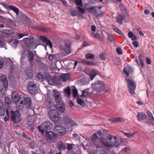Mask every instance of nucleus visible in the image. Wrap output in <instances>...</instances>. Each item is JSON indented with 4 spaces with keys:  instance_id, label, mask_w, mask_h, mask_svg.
<instances>
[{
    "instance_id": "f257e3e1",
    "label": "nucleus",
    "mask_w": 154,
    "mask_h": 154,
    "mask_svg": "<svg viewBox=\"0 0 154 154\" xmlns=\"http://www.w3.org/2000/svg\"><path fill=\"white\" fill-rule=\"evenodd\" d=\"M65 104L63 103L60 104L58 101V123L64 124L67 128H70L72 125L73 121L65 113Z\"/></svg>"
},
{
    "instance_id": "f03ea898",
    "label": "nucleus",
    "mask_w": 154,
    "mask_h": 154,
    "mask_svg": "<svg viewBox=\"0 0 154 154\" xmlns=\"http://www.w3.org/2000/svg\"><path fill=\"white\" fill-rule=\"evenodd\" d=\"M12 100L16 105L18 109H22L25 106L26 108L30 107L31 100L29 97H19L18 94L16 92H13L12 94Z\"/></svg>"
},
{
    "instance_id": "7ed1b4c3",
    "label": "nucleus",
    "mask_w": 154,
    "mask_h": 154,
    "mask_svg": "<svg viewBox=\"0 0 154 154\" xmlns=\"http://www.w3.org/2000/svg\"><path fill=\"white\" fill-rule=\"evenodd\" d=\"M71 44L69 42H65V48H64L63 47H60V51L59 52L60 57H63L66 56L67 54H68L71 53V50L70 48Z\"/></svg>"
},
{
    "instance_id": "20e7f679",
    "label": "nucleus",
    "mask_w": 154,
    "mask_h": 154,
    "mask_svg": "<svg viewBox=\"0 0 154 154\" xmlns=\"http://www.w3.org/2000/svg\"><path fill=\"white\" fill-rule=\"evenodd\" d=\"M52 128V125L49 122H44L41 125L38 127V128L42 134H43L44 132H48Z\"/></svg>"
},
{
    "instance_id": "39448f33",
    "label": "nucleus",
    "mask_w": 154,
    "mask_h": 154,
    "mask_svg": "<svg viewBox=\"0 0 154 154\" xmlns=\"http://www.w3.org/2000/svg\"><path fill=\"white\" fill-rule=\"evenodd\" d=\"M39 42L38 44V45H45V43H46V44L45 46V48L46 50L47 49V46L48 45L51 49H52V43L48 38L44 36H41L40 37V39L37 41V43Z\"/></svg>"
},
{
    "instance_id": "423d86ee",
    "label": "nucleus",
    "mask_w": 154,
    "mask_h": 154,
    "mask_svg": "<svg viewBox=\"0 0 154 154\" xmlns=\"http://www.w3.org/2000/svg\"><path fill=\"white\" fill-rule=\"evenodd\" d=\"M94 87V90L97 92L100 93L103 91L105 88V85L104 83L100 81L95 82L92 84Z\"/></svg>"
},
{
    "instance_id": "0eeeda50",
    "label": "nucleus",
    "mask_w": 154,
    "mask_h": 154,
    "mask_svg": "<svg viewBox=\"0 0 154 154\" xmlns=\"http://www.w3.org/2000/svg\"><path fill=\"white\" fill-rule=\"evenodd\" d=\"M126 81L128 83V92L133 95L134 93L136 87V83L129 78H127Z\"/></svg>"
},
{
    "instance_id": "6e6552de",
    "label": "nucleus",
    "mask_w": 154,
    "mask_h": 154,
    "mask_svg": "<svg viewBox=\"0 0 154 154\" xmlns=\"http://www.w3.org/2000/svg\"><path fill=\"white\" fill-rule=\"evenodd\" d=\"M11 120L14 123L17 124L21 120L20 114L18 111H11L10 112Z\"/></svg>"
},
{
    "instance_id": "1a4fd4ad",
    "label": "nucleus",
    "mask_w": 154,
    "mask_h": 154,
    "mask_svg": "<svg viewBox=\"0 0 154 154\" xmlns=\"http://www.w3.org/2000/svg\"><path fill=\"white\" fill-rule=\"evenodd\" d=\"M37 84L32 82H30L28 84V89L29 93L32 95L36 94L38 91Z\"/></svg>"
},
{
    "instance_id": "9d476101",
    "label": "nucleus",
    "mask_w": 154,
    "mask_h": 154,
    "mask_svg": "<svg viewBox=\"0 0 154 154\" xmlns=\"http://www.w3.org/2000/svg\"><path fill=\"white\" fill-rule=\"evenodd\" d=\"M45 77L46 78L45 80L48 82L49 85H58V79L56 77L54 78L53 77V79H52L51 76L48 74H46Z\"/></svg>"
},
{
    "instance_id": "9b49d317",
    "label": "nucleus",
    "mask_w": 154,
    "mask_h": 154,
    "mask_svg": "<svg viewBox=\"0 0 154 154\" xmlns=\"http://www.w3.org/2000/svg\"><path fill=\"white\" fill-rule=\"evenodd\" d=\"M114 142L111 141L109 143H106L105 145L107 147H110L113 146L118 147L119 145V140L116 138V137H114Z\"/></svg>"
},
{
    "instance_id": "f8f14e48",
    "label": "nucleus",
    "mask_w": 154,
    "mask_h": 154,
    "mask_svg": "<svg viewBox=\"0 0 154 154\" xmlns=\"http://www.w3.org/2000/svg\"><path fill=\"white\" fill-rule=\"evenodd\" d=\"M137 118L139 121H142L143 120L149 119V118L143 112H138L137 116Z\"/></svg>"
},
{
    "instance_id": "ddd939ff",
    "label": "nucleus",
    "mask_w": 154,
    "mask_h": 154,
    "mask_svg": "<svg viewBox=\"0 0 154 154\" xmlns=\"http://www.w3.org/2000/svg\"><path fill=\"white\" fill-rule=\"evenodd\" d=\"M45 133V137L48 143H49L51 141L52 137H57V134L51 131L47 132Z\"/></svg>"
},
{
    "instance_id": "4468645a",
    "label": "nucleus",
    "mask_w": 154,
    "mask_h": 154,
    "mask_svg": "<svg viewBox=\"0 0 154 154\" xmlns=\"http://www.w3.org/2000/svg\"><path fill=\"white\" fill-rule=\"evenodd\" d=\"M53 112H54V113H55L56 112V113L55 114H52L51 117L53 121L55 123V125H56L58 122V112L55 110H51L49 111V112L52 113Z\"/></svg>"
},
{
    "instance_id": "2eb2a0df",
    "label": "nucleus",
    "mask_w": 154,
    "mask_h": 154,
    "mask_svg": "<svg viewBox=\"0 0 154 154\" xmlns=\"http://www.w3.org/2000/svg\"><path fill=\"white\" fill-rule=\"evenodd\" d=\"M66 131V130L65 128L58 125V136H62L65 134Z\"/></svg>"
},
{
    "instance_id": "dca6fc26",
    "label": "nucleus",
    "mask_w": 154,
    "mask_h": 154,
    "mask_svg": "<svg viewBox=\"0 0 154 154\" xmlns=\"http://www.w3.org/2000/svg\"><path fill=\"white\" fill-rule=\"evenodd\" d=\"M109 121H112L113 123H117V122H122L125 121V120L123 118L117 117L112 118L109 119Z\"/></svg>"
},
{
    "instance_id": "f3484780",
    "label": "nucleus",
    "mask_w": 154,
    "mask_h": 154,
    "mask_svg": "<svg viewBox=\"0 0 154 154\" xmlns=\"http://www.w3.org/2000/svg\"><path fill=\"white\" fill-rule=\"evenodd\" d=\"M1 81H0V83H2L5 86V88L8 86V82L7 78L4 75H2L1 76Z\"/></svg>"
},
{
    "instance_id": "a211bd4d",
    "label": "nucleus",
    "mask_w": 154,
    "mask_h": 154,
    "mask_svg": "<svg viewBox=\"0 0 154 154\" xmlns=\"http://www.w3.org/2000/svg\"><path fill=\"white\" fill-rule=\"evenodd\" d=\"M117 22L120 24L123 23V20H124L125 17L123 15L119 14L118 16L116 17Z\"/></svg>"
},
{
    "instance_id": "6ab92c4d",
    "label": "nucleus",
    "mask_w": 154,
    "mask_h": 154,
    "mask_svg": "<svg viewBox=\"0 0 154 154\" xmlns=\"http://www.w3.org/2000/svg\"><path fill=\"white\" fill-rule=\"evenodd\" d=\"M88 11H89L90 13H92L94 14V16H97L98 15V13L97 12V11L95 7L93 6H91L90 7L88 8H87Z\"/></svg>"
},
{
    "instance_id": "aec40b11",
    "label": "nucleus",
    "mask_w": 154,
    "mask_h": 154,
    "mask_svg": "<svg viewBox=\"0 0 154 154\" xmlns=\"http://www.w3.org/2000/svg\"><path fill=\"white\" fill-rule=\"evenodd\" d=\"M99 72L95 69L90 71L89 73L90 76L91 80H93L94 78L97 75Z\"/></svg>"
},
{
    "instance_id": "412c9836",
    "label": "nucleus",
    "mask_w": 154,
    "mask_h": 154,
    "mask_svg": "<svg viewBox=\"0 0 154 154\" xmlns=\"http://www.w3.org/2000/svg\"><path fill=\"white\" fill-rule=\"evenodd\" d=\"M80 62L83 64L91 66H95L96 65L95 63L84 60H80Z\"/></svg>"
},
{
    "instance_id": "4be33fe9",
    "label": "nucleus",
    "mask_w": 154,
    "mask_h": 154,
    "mask_svg": "<svg viewBox=\"0 0 154 154\" xmlns=\"http://www.w3.org/2000/svg\"><path fill=\"white\" fill-rule=\"evenodd\" d=\"M25 72L26 75L29 78H31L33 77V74L31 68H27L25 71Z\"/></svg>"
},
{
    "instance_id": "5701e85b",
    "label": "nucleus",
    "mask_w": 154,
    "mask_h": 154,
    "mask_svg": "<svg viewBox=\"0 0 154 154\" xmlns=\"http://www.w3.org/2000/svg\"><path fill=\"white\" fill-rule=\"evenodd\" d=\"M27 57L28 60L30 63H31L32 62V60L34 59V54L32 51H31L29 50H28L27 51Z\"/></svg>"
},
{
    "instance_id": "b1692460",
    "label": "nucleus",
    "mask_w": 154,
    "mask_h": 154,
    "mask_svg": "<svg viewBox=\"0 0 154 154\" xmlns=\"http://www.w3.org/2000/svg\"><path fill=\"white\" fill-rule=\"evenodd\" d=\"M147 114L148 116L149 117L150 119L149 118V119H147V121L146 122L149 124V122H150L151 123L153 122L154 121V118L152 113L149 110H148L147 111Z\"/></svg>"
},
{
    "instance_id": "393cba45",
    "label": "nucleus",
    "mask_w": 154,
    "mask_h": 154,
    "mask_svg": "<svg viewBox=\"0 0 154 154\" xmlns=\"http://www.w3.org/2000/svg\"><path fill=\"white\" fill-rule=\"evenodd\" d=\"M9 8L10 9L13 11L17 16L19 15V9L18 8L13 5H10L9 6Z\"/></svg>"
},
{
    "instance_id": "a878e982",
    "label": "nucleus",
    "mask_w": 154,
    "mask_h": 154,
    "mask_svg": "<svg viewBox=\"0 0 154 154\" xmlns=\"http://www.w3.org/2000/svg\"><path fill=\"white\" fill-rule=\"evenodd\" d=\"M46 74H45L44 75H43L42 74L38 73L36 75L37 78L38 80L43 82L44 80H45L46 78H45V76H46Z\"/></svg>"
},
{
    "instance_id": "bb28decb",
    "label": "nucleus",
    "mask_w": 154,
    "mask_h": 154,
    "mask_svg": "<svg viewBox=\"0 0 154 154\" xmlns=\"http://www.w3.org/2000/svg\"><path fill=\"white\" fill-rule=\"evenodd\" d=\"M60 78L62 79L63 81L65 82L67 80L69 79V75L68 73L63 74L60 76Z\"/></svg>"
},
{
    "instance_id": "cd10ccee",
    "label": "nucleus",
    "mask_w": 154,
    "mask_h": 154,
    "mask_svg": "<svg viewBox=\"0 0 154 154\" xmlns=\"http://www.w3.org/2000/svg\"><path fill=\"white\" fill-rule=\"evenodd\" d=\"M48 58L49 60L51 61V62L53 61L52 63H54L53 64H55V66H56L57 60H56V56L55 55L49 54L48 56Z\"/></svg>"
},
{
    "instance_id": "c85d7f7f",
    "label": "nucleus",
    "mask_w": 154,
    "mask_h": 154,
    "mask_svg": "<svg viewBox=\"0 0 154 154\" xmlns=\"http://www.w3.org/2000/svg\"><path fill=\"white\" fill-rule=\"evenodd\" d=\"M66 148L64 144L62 141H58V149L59 151L65 149Z\"/></svg>"
},
{
    "instance_id": "c756f323",
    "label": "nucleus",
    "mask_w": 154,
    "mask_h": 154,
    "mask_svg": "<svg viewBox=\"0 0 154 154\" xmlns=\"http://www.w3.org/2000/svg\"><path fill=\"white\" fill-rule=\"evenodd\" d=\"M64 92L65 94L67 96V97H69L71 94V90L69 87H67L64 89Z\"/></svg>"
},
{
    "instance_id": "7c9ffc66",
    "label": "nucleus",
    "mask_w": 154,
    "mask_h": 154,
    "mask_svg": "<svg viewBox=\"0 0 154 154\" xmlns=\"http://www.w3.org/2000/svg\"><path fill=\"white\" fill-rule=\"evenodd\" d=\"M112 27L114 30L117 33L120 35H124V34H123V33L116 26L114 25H113L112 26Z\"/></svg>"
},
{
    "instance_id": "2f4dec72",
    "label": "nucleus",
    "mask_w": 154,
    "mask_h": 154,
    "mask_svg": "<svg viewBox=\"0 0 154 154\" xmlns=\"http://www.w3.org/2000/svg\"><path fill=\"white\" fill-rule=\"evenodd\" d=\"M53 96L54 98V100L56 103H58V91L55 90H53Z\"/></svg>"
},
{
    "instance_id": "473e14b6",
    "label": "nucleus",
    "mask_w": 154,
    "mask_h": 154,
    "mask_svg": "<svg viewBox=\"0 0 154 154\" xmlns=\"http://www.w3.org/2000/svg\"><path fill=\"white\" fill-rule=\"evenodd\" d=\"M25 44L29 47H30V42L31 41L28 38H24L23 40Z\"/></svg>"
},
{
    "instance_id": "72a5a7b5",
    "label": "nucleus",
    "mask_w": 154,
    "mask_h": 154,
    "mask_svg": "<svg viewBox=\"0 0 154 154\" xmlns=\"http://www.w3.org/2000/svg\"><path fill=\"white\" fill-rule=\"evenodd\" d=\"M88 89H85L82 91V93L81 97H87L89 96V93L88 92Z\"/></svg>"
},
{
    "instance_id": "f704fd0d",
    "label": "nucleus",
    "mask_w": 154,
    "mask_h": 154,
    "mask_svg": "<svg viewBox=\"0 0 154 154\" xmlns=\"http://www.w3.org/2000/svg\"><path fill=\"white\" fill-rule=\"evenodd\" d=\"M95 55L91 53L87 54L85 55V58L87 59H93L94 58Z\"/></svg>"
},
{
    "instance_id": "c9c22d12",
    "label": "nucleus",
    "mask_w": 154,
    "mask_h": 154,
    "mask_svg": "<svg viewBox=\"0 0 154 154\" xmlns=\"http://www.w3.org/2000/svg\"><path fill=\"white\" fill-rule=\"evenodd\" d=\"M119 8L122 13H125L126 10V7L123 4H120L119 6Z\"/></svg>"
},
{
    "instance_id": "e433bc0d",
    "label": "nucleus",
    "mask_w": 154,
    "mask_h": 154,
    "mask_svg": "<svg viewBox=\"0 0 154 154\" xmlns=\"http://www.w3.org/2000/svg\"><path fill=\"white\" fill-rule=\"evenodd\" d=\"M11 101L9 98L6 97L5 98V105L6 106H8L10 104Z\"/></svg>"
},
{
    "instance_id": "4c0bfd02",
    "label": "nucleus",
    "mask_w": 154,
    "mask_h": 154,
    "mask_svg": "<svg viewBox=\"0 0 154 154\" xmlns=\"http://www.w3.org/2000/svg\"><path fill=\"white\" fill-rule=\"evenodd\" d=\"M72 94L74 98H76L77 96L78 95V90L76 88H75L73 90Z\"/></svg>"
},
{
    "instance_id": "58836bf2",
    "label": "nucleus",
    "mask_w": 154,
    "mask_h": 154,
    "mask_svg": "<svg viewBox=\"0 0 154 154\" xmlns=\"http://www.w3.org/2000/svg\"><path fill=\"white\" fill-rule=\"evenodd\" d=\"M70 14L72 16H75L78 14V12L74 10H70L69 11Z\"/></svg>"
},
{
    "instance_id": "ea45409f",
    "label": "nucleus",
    "mask_w": 154,
    "mask_h": 154,
    "mask_svg": "<svg viewBox=\"0 0 154 154\" xmlns=\"http://www.w3.org/2000/svg\"><path fill=\"white\" fill-rule=\"evenodd\" d=\"M98 139V137L97 135L96 134H94L92 136L91 140L94 143H94V141L96 140H97Z\"/></svg>"
},
{
    "instance_id": "a19ab883",
    "label": "nucleus",
    "mask_w": 154,
    "mask_h": 154,
    "mask_svg": "<svg viewBox=\"0 0 154 154\" xmlns=\"http://www.w3.org/2000/svg\"><path fill=\"white\" fill-rule=\"evenodd\" d=\"M28 35V34H25V33H18L17 35V37L19 39H20L23 37L27 36Z\"/></svg>"
},
{
    "instance_id": "79ce46f5",
    "label": "nucleus",
    "mask_w": 154,
    "mask_h": 154,
    "mask_svg": "<svg viewBox=\"0 0 154 154\" xmlns=\"http://www.w3.org/2000/svg\"><path fill=\"white\" fill-rule=\"evenodd\" d=\"M115 137L113 135H109L106 137V140H108L110 141L109 142H106V143H109L110 142L112 141V139H113L114 140V137Z\"/></svg>"
},
{
    "instance_id": "37998d69",
    "label": "nucleus",
    "mask_w": 154,
    "mask_h": 154,
    "mask_svg": "<svg viewBox=\"0 0 154 154\" xmlns=\"http://www.w3.org/2000/svg\"><path fill=\"white\" fill-rule=\"evenodd\" d=\"M2 37L4 38L8 37L10 35L9 34L6 32H4L1 34Z\"/></svg>"
},
{
    "instance_id": "c03bdc74",
    "label": "nucleus",
    "mask_w": 154,
    "mask_h": 154,
    "mask_svg": "<svg viewBox=\"0 0 154 154\" xmlns=\"http://www.w3.org/2000/svg\"><path fill=\"white\" fill-rule=\"evenodd\" d=\"M74 2L78 6H82V0H75Z\"/></svg>"
},
{
    "instance_id": "a18cd8bd",
    "label": "nucleus",
    "mask_w": 154,
    "mask_h": 154,
    "mask_svg": "<svg viewBox=\"0 0 154 154\" xmlns=\"http://www.w3.org/2000/svg\"><path fill=\"white\" fill-rule=\"evenodd\" d=\"M97 154H108L107 152L103 149L98 150L97 152Z\"/></svg>"
},
{
    "instance_id": "49530a36",
    "label": "nucleus",
    "mask_w": 154,
    "mask_h": 154,
    "mask_svg": "<svg viewBox=\"0 0 154 154\" xmlns=\"http://www.w3.org/2000/svg\"><path fill=\"white\" fill-rule=\"evenodd\" d=\"M77 102L78 104L80 105H84V101L81 98H77Z\"/></svg>"
},
{
    "instance_id": "de8ad7c7",
    "label": "nucleus",
    "mask_w": 154,
    "mask_h": 154,
    "mask_svg": "<svg viewBox=\"0 0 154 154\" xmlns=\"http://www.w3.org/2000/svg\"><path fill=\"white\" fill-rule=\"evenodd\" d=\"M136 133L134 132L132 134H130L129 133H124L125 135L129 138H130L131 137H133L134 134Z\"/></svg>"
},
{
    "instance_id": "09e8293b",
    "label": "nucleus",
    "mask_w": 154,
    "mask_h": 154,
    "mask_svg": "<svg viewBox=\"0 0 154 154\" xmlns=\"http://www.w3.org/2000/svg\"><path fill=\"white\" fill-rule=\"evenodd\" d=\"M78 9V11H80L81 13L84 14L85 13V10L84 8H82L79 6L77 7Z\"/></svg>"
},
{
    "instance_id": "8fccbe9b",
    "label": "nucleus",
    "mask_w": 154,
    "mask_h": 154,
    "mask_svg": "<svg viewBox=\"0 0 154 154\" xmlns=\"http://www.w3.org/2000/svg\"><path fill=\"white\" fill-rule=\"evenodd\" d=\"M73 145L74 144H73L68 143L67 144V147L68 151H70L73 149Z\"/></svg>"
},
{
    "instance_id": "3c124183",
    "label": "nucleus",
    "mask_w": 154,
    "mask_h": 154,
    "mask_svg": "<svg viewBox=\"0 0 154 154\" xmlns=\"http://www.w3.org/2000/svg\"><path fill=\"white\" fill-rule=\"evenodd\" d=\"M99 57L100 59L103 60H105L106 59V54L103 53H102L100 54Z\"/></svg>"
},
{
    "instance_id": "603ef678",
    "label": "nucleus",
    "mask_w": 154,
    "mask_h": 154,
    "mask_svg": "<svg viewBox=\"0 0 154 154\" xmlns=\"http://www.w3.org/2000/svg\"><path fill=\"white\" fill-rule=\"evenodd\" d=\"M109 42H112L113 41V38L112 35L108 34L107 36Z\"/></svg>"
},
{
    "instance_id": "864d4df0",
    "label": "nucleus",
    "mask_w": 154,
    "mask_h": 154,
    "mask_svg": "<svg viewBox=\"0 0 154 154\" xmlns=\"http://www.w3.org/2000/svg\"><path fill=\"white\" fill-rule=\"evenodd\" d=\"M117 53L120 55H121L122 54L121 49L120 48H118L116 49Z\"/></svg>"
},
{
    "instance_id": "5fc2aeb1",
    "label": "nucleus",
    "mask_w": 154,
    "mask_h": 154,
    "mask_svg": "<svg viewBox=\"0 0 154 154\" xmlns=\"http://www.w3.org/2000/svg\"><path fill=\"white\" fill-rule=\"evenodd\" d=\"M22 136L26 139L30 140L31 138L27 135H26L24 132H23L22 134Z\"/></svg>"
},
{
    "instance_id": "6e6d98bb",
    "label": "nucleus",
    "mask_w": 154,
    "mask_h": 154,
    "mask_svg": "<svg viewBox=\"0 0 154 154\" xmlns=\"http://www.w3.org/2000/svg\"><path fill=\"white\" fill-rule=\"evenodd\" d=\"M0 147L4 149L5 148V142L3 141L0 142Z\"/></svg>"
},
{
    "instance_id": "4d7b16f0",
    "label": "nucleus",
    "mask_w": 154,
    "mask_h": 154,
    "mask_svg": "<svg viewBox=\"0 0 154 154\" xmlns=\"http://www.w3.org/2000/svg\"><path fill=\"white\" fill-rule=\"evenodd\" d=\"M133 45L136 48H137L138 46V42L137 41H134L132 42Z\"/></svg>"
},
{
    "instance_id": "13d9d810",
    "label": "nucleus",
    "mask_w": 154,
    "mask_h": 154,
    "mask_svg": "<svg viewBox=\"0 0 154 154\" xmlns=\"http://www.w3.org/2000/svg\"><path fill=\"white\" fill-rule=\"evenodd\" d=\"M33 120H31V121H28V125H29V126L31 128L33 127L34 125L33 124Z\"/></svg>"
},
{
    "instance_id": "bf43d9fd",
    "label": "nucleus",
    "mask_w": 154,
    "mask_h": 154,
    "mask_svg": "<svg viewBox=\"0 0 154 154\" xmlns=\"http://www.w3.org/2000/svg\"><path fill=\"white\" fill-rule=\"evenodd\" d=\"M5 113V111L4 108L0 109V115H4Z\"/></svg>"
},
{
    "instance_id": "052dcab7",
    "label": "nucleus",
    "mask_w": 154,
    "mask_h": 154,
    "mask_svg": "<svg viewBox=\"0 0 154 154\" xmlns=\"http://www.w3.org/2000/svg\"><path fill=\"white\" fill-rule=\"evenodd\" d=\"M91 35L92 37H94L96 38H98L99 37V34H95L93 33H92Z\"/></svg>"
},
{
    "instance_id": "680f3d73",
    "label": "nucleus",
    "mask_w": 154,
    "mask_h": 154,
    "mask_svg": "<svg viewBox=\"0 0 154 154\" xmlns=\"http://www.w3.org/2000/svg\"><path fill=\"white\" fill-rule=\"evenodd\" d=\"M4 61L3 60H0V69H2L3 66Z\"/></svg>"
},
{
    "instance_id": "e2e57ef3",
    "label": "nucleus",
    "mask_w": 154,
    "mask_h": 154,
    "mask_svg": "<svg viewBox=\"0 0 154 154\" xmlns=\"http://www.w3.org/2000/svg\"><path fill=\"white\" fill-rule=\"evenodd\" d=\"M134 34L133 33V32L131 31H129L128 34V36L129 38H131L132 37V36L134 35Z\"/></svg>"
},
{
    "instance_id": "0e129e2a",
    "label": "nucleus",
    "mask_w": 154,
    "mask_h": 154,
    "mask_svg": "<svg viewBox=\"0 0 154 154\" xmlns=\"http://www.w3.org/2000/svg\"><path fill=\"white\" fill-rule=\"evenodd\" d=\"M6 20L11 24H13L14 23V21L10 19L9 18H7Z\"/></svg>"
},
{
    "instance_id": "69168bd1",
    "label": "nucleus",
    "mask_w": 154,
    "mask_h": 154,
    "mask_svg": "<svg viewBox=\"0 0 154 154\" xmlns=\"http://www.w3.org/2000/svg\"><path fill=\"white\" fill-rule=\"evenodd\" d=\"M146 63L148 64H150L151 63V62L150 59L148 57H146Z\"/></svg>"
},
{
    "instance_id": "338daca9",
    "label": "nucleus",
    "mask_w": 154,
    "mask_h": 154,
    "mask_svg": "<svg viewBox=\"0 0 154 154\" xmlns=\"http://www.w3.org/2000/svg\"><path fill=\"white\" fill-rule=\"evenodd\" d=\"M123 71L124 72L126 75V76H128L129 75V73L128 72H127V69L126 68H124L123 70Z\"/></svg>"
},
{
    "instance_id": "774afa93",
    "label": "nucleus",
    "mask_w": 154,
    "mask_h": 154,
    "mask_svg": "<svg viewBox=\"0 0 154 154\" xmlns=\"http://www.w3.org/2000/svg\"><path fill=\"white\" fill-rule=\"evenodd\" d=\"M96 26L94 25H92L91 26V30L93 32H95L96 31Z\"/></svg>"
}]
</instances>
